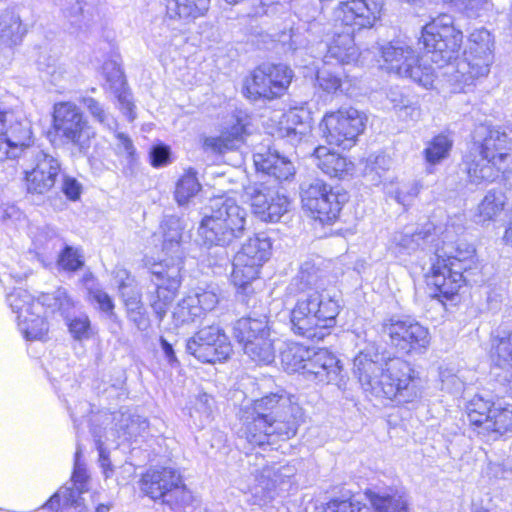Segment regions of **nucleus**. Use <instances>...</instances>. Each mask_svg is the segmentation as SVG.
<instances>
[{"mask_svg": "<svg viewBox=\"0 0 512 512\" xmlns=\"http://www.w3.org/2000/svg\"><path fill=\"white\" fill-rule=\"evenodd\" d=\"M365 496L376 512H408L407 502L401 495L368 489Z\"/></svg>", "mask_w": 512, "mask_h": 512, "instance_id": "34", "label": "nucleus"}, {"mask_svg": "<svg viewBox=\"0 0 512 512\" xmlns=\"http://www.w3.org/2000/svg\"><path fill=\"white\" fill-rule=\"evenodd\" d=\"M300 196L303 208L323 224L335 222L343 205L348 201L346 191L319 178L303 182Z\"/></svg>", "mask_w": 512, "mask_h": 512, "instance_id": "12", "label": "nucleus"}, {"mask_svg": "<svg viewBox=\"0 0 512 512\" xmlns=\"http://www.w3.org/2000/svg\"><path fill=\"white\" fill-rule=\"evenodd\" d=\"M392 166V159L384 154H370L364 164L363 175L372 185L380 184Z\"/></svg>", "mask_w": 512, "mask_h": 512, "instance_id": "38", "label": "nucleus"}, {"mask_svg": "<svg viewBox=\"0 0 512 512\" xmlns=\"http://www.w3.org/2000/svg\"><path fill=\"white\" fill-rule=\"evenodd\" d=\"M453 146V139L449 134L440 133L427 142L423 155L429 166L441 163L449 157Z\"/></svg>", "mask_w": 512, "mask_h": 512, "instance_id": "36", "label": "nucleus"}, {"mask_svg": "<svg viewBox=\"0 0 512 512\" xmlns=\"http://www.w3.org/2000/svg\"><path fill=\"white\" fill-rule=\"evenodd\" d=\"M167 17L173 21H193L209 9L210 0H164Z\"/></svg>", "mask_w": 512, "mask_h": 512, "instance_id": "30", "label": "nucleus"}, {"mask_svg": "<svg viewBox=\"0 0 512 512\" xmlns=\"http://www.w3.org/2000/svg\"><path fill=\"white\" fill-rule=\"evenodd\" d=\"M187 409L193 425L202 428L213 419L215 400L211 395L200 392L190 399Z\"/></svg>", "mask_w": 512, "mask_h": 512, "instance_id": "31", "label": "nucleus"}, {"mask_svg": "<svg viewBox=\"0 0 512 512\" xmlns=\"http://www.w3.org/2000/svg\"><path fill=\"white\" fill-rule=\"evenodd\" d=\"M202 316L201 308L198 307L191 294L183 298L173 311V318L177 324L194 322Z\"/></svg>", "mask_w": 512, "mask_h": 512, "instance_id": "50", "label": "nucleus"}, {"mask_svg": "<svg viewBox=\"0 0 512 512\" xmlns=\"http://www.w3.org/2000/svg\"><path fill=\"white\" fill-rule=\"evenodd\" d=\"M431 234L429 230L415 233H397L394 236V243L399 247V251L410 254L429 241Z\"/></svg>", "mask_w": 512, "mask_h": 512, "instance_id": "49", "label": "nucleus"}, {"mask_svg": "<svg viewBox=\"0 0 512 512\" xmlns=\"http://www.w3.org/2000/svg\"><path fill=\"white\" fill-rule=\"evenodd\" d=\"M189 22L190 21H173L167 17L166 12L162 24L158 27L159 31H153L152 33L155 44L160 47L171 44L174 37L173 32L178 30L181 24Z\"/></svg>", "mask_w": 512, "mask_h": 512, "instance_id": "53", "label": "nucleus"}, {"mask_svg": "<svg viewBox=\"0 0 512 512\" xmlns=\"http://www.w3.org/2000/svg\"><path fill=\"white\" fill-rule=\"evenodd\" d=\"M37 301L41 305V311L46 308L50 313L59 312L62 316L66 315L74 305L66 289L61 287L51 293L42 294Z\"/></svg>", "mask_w": 512, "mask_h": 512, "instance_id": "43", "label": "nucleus"}, {"mask_svg": "<svg viewBox=\"0 0 512 512\" xmlns=\"http://www.w3.org/2000/svg\"><path fill=\"white\" fill-rule=\"evenodd\" d=\"M182 234L170 230H163V251L168 259L153 263L149 268L151 285L148 288L147 298L149 305L161 322L175 299L181 286L184 252L181 246Z\"/></svg>", "mask_w": 512, "mask_h": 512, "instance_id": "7", "label": "nucleus"}, {"mask_svg": "<svg viewBox=\"0 0 512 512\" xmlns=\"http://www.w3.org/2000/svg\"><path fill=\"white\" fill-rule=\"evenodd\" d=\"M227 139H230L234 143V148L237 147L238 143L244 140V137L249 134L248 123L242 118H237L236 122L231 125L224 133Z\"/></svg>", "mask_w": 512, "mask_h": 512, "instance_id": "62", "label": "nucleus"}, {"mask_svg": "<svg viewBox=\"0 0 512 512\" xmlns=\"http://www.w3.org/2000/svg\"><path fill=\"white\" fill-rule=\"evenodd\" d=\"M83 114L80 109L72 102H60L54 105L53 110V123L54 128L61 127L62 125L72 122Z\"/></svg>", "mask_w": 512, "mask_h": 512, "instance_id": "52", "label": "nucleus"}, {"mask_svg": "<svg viewBox=\"0 0 512 512\" xmlns=\"http://www.w3.org/2000/svg\"><path fill=\"white\" fill-rule=\"evenodd\" d=\"M115 132L117 139L116 150L120 155H124L128 163L132 164L136 160V148L131 138L123 132Z\"/></svg>", "mask_w": 512, "mask_h": 512, "instance_id": "61", "label": "nucleus"}, {"mask_svg": "<svg viewBox=\"0 0 512 512\" xmlns=\"http://www.w3.org/2000/svg\"><path fill=\"white\" fill-rule=\"evenodd\" d=\"M186 351L203 363H216L229 358L232 346L219 325H210L201 328L187 340Z\"/></svg>", "mask_w": 512, "mask_h": 512, "instance_id": "18", "label": "nucleus"}, {"mask_svg": "<svg viewBox=\"0 0 512 512\" xmlns=\"http://www.w3.org/2000/svg\"><path fill=\"white\" fill-rule=\"evenodd\" d=\"M248 212L231 197L210 200L198 227L203 245L227 247L245 235Z\"/></svg>", "mask_w": 512, "mask_h": 512, "instance_id": "8", "label": "nucleus"}, {"mask_svg": "<svg viewBox=\"0 0 512 512\" xmlns=\"http://www.w3.org/2000/svg\"><path fill=\"white\" fill-rule=\"evenodd\" d=\"M91 432L94 437L96 448H97L98 454H99V458H98L99 465L102 468L105 478H109L112 476V474L114 472V468L111 463V460L109 457V452L107 451L105 444L107 442H111V440H106L105 432L102 434L101 429H98L96 426L92 427Z\"/></svg>", "mask_w": 512, "mask_h": 512, "instance_id": "51", "label": "nucleus"}, {"mask_svg": "<svg viewBox=\"0 0 512 512\" xmlns=\"http://www.w3.org/2000/svg\"><path fill=\"white\" fill-rule=\"evenodd\" d=\"M512 431V405H495L490 417L483 426V430H477L478 435L486 441H495L501 436Z\"/></svg>", "mask_w": 512, "mask_h": 512, "instance_id": "29", "label": "nucleus"}, {"mask_svg": "<svg viewBox=\"0 0 512 512\" xmlns=\"http://www.w3.org/2000/svg\"><path fill=\"white\" fill-rule=\"evenodd\" d=\"M323 512H370V509L354 498L332 499L326 504Z\"/></svg>", "mask_w": 512, "mask_h": 512, "instance_id": "55", "label": "nucleus"}, {"mask_svg": "<svg viewBox=\"0 0 512 512\" xmlns=\"http://www.w3.org/2000/svg\"><path fill=\"white\" fill-rule=\"evenodd\" d=\"M106 420L115 422V427L104 428L106 440L116 442L117 439L131 440L141 435L148 428L147 419L127 411H118L111 415H105Z\"/></svg>", "mask_w": 512, "mask_h": 512, "instance_id": "23", "label": "nucleus"}, {"mask_svg": "<svg viewBox=\"0 0 512 512\" xmlns=\"http://www.w3.org/2000/svg\"><path fill=\"white\" fill-rule=\"evenodd\" d=\"M141 490L152 500H160L171 508L186 505L192 498L179 472L170 467L148 470L142 476Z\"/></svg>", "mask_w": 512, "mask_h": 512, "instance_id": "14", "label": "nucleus"}, {"mask_svg": "<svg viewBox=\"0 0 512 512\" xmlns=\"http://www.w3.org/2000/svg\"><path fill=\"white\" fill-rule=\"evenodd\" d=\"M41 310L34 315H26L17 321L18 328L27 340H43L48 332V323L40 316Z\"/></svg>", "mask_w": 512, "mask_h": 512, "instance_id": "44", "label": "nucleus"}, {"mask_svg": "<svg viewBox=\"0 0 512 512\" xmlns=\"http://www.w3.org/2000/svg\"><path fill=\"white\" fill-rule=\"evenodd\" d=\"M381 334L398 353L404 355L423 354L430 345L427 327L410 316L393 315L384 319Z\"/></svg>", "mask_w": 512, "mask_h": 512, "instance_id": "13", "label": "nucleus"}, {"mask_svg": "<svg viewBox=\"0 0 512 512\" xmlns=\"http://www.w3.org/2000/svg\"><path fill=\"white\" fill-rule=\"evenodd\" d=\"M69 332L75 340L90 338V320L87 315L81 314L68 322Z\"/></svg>", "mask_w": 512, "mask_h": 512, "instance_id": "59", "label": "nucleus"}, {"mask_svg": "<svg viewBox=\"0 0 512 512\" xmlns=\"http://www.w3.org/2000/svg\"><path fill=\"white\" fill-rule=\"evenodd\" d=\"M271 334L245 344L244 353L259 365H270L275 360V349Z\"/></svg>", "mask_w": 512, "mask_h": 512, "instance_id": "37", "label": "nucleus"}, {"mask_svg": "<svg viewBox=\"0 0 512 512\" xmlns=\"http://www.w3.org/2000/svg\"><path fill=\"white\" fill-rule=\"evenodd\" d=\"M313 156L316 166L329 177L342 179L354 169V164L346 157L330 151L325 146L315 148Z\"/></svg>", "mask_w": 512, "mask_h": 512, "instance_id": "26", "label": "nucleus"}, {"mask_svg": "<svg viewBox=\"0 0 512 512\" xmlns=\"http://www.w3.org/2000/svg\"><path fill=\"white\" fill-rule=\"evenodd\" d=\"M474 253L475 249L470 245L465 249L452 245L436 249L427 276L428 285L434 287L433 296L451 299L458 292L466 280L464 273L471 268Z\"/></svg>", "mask_w": 512, "mask_h": 512, "instance_id": "9", "label": "nucleus"}, {"mask_svg": "<svg viewBox=\"0 0 512 512\" xmlns=\"http://www.w3.org/2000/svg\"><path fill=\"white\" fill-rule=\"evenodd\" d=\"M507 197L502 189L489 190L478 205L479 217L482 221L494 220L504 210Z\"/></svg>", "mask_w": 512, "mask_h": 512, "instance_id": "41", "label": "nucleus"}, {"mask_svg": "<svg viewBox=\"0 0 512 512\" xmlns=\"http://www.w3.org/2000/svg\"><path fill=\"white\" fill-rule=\"evenodd\" d=\"M60 6L64 16L70 21L71 25L82 29L88 27L92 18L84 11V6L80 0H61Z\"/></svg>", "mask_w": 512, "mask_h": 512, "instance_id": "48", "label": "nucleus"}, {"mask_svg": "<svg viewBox=\"0 0 512 512\" xmlns=\"http://www.w3.org/2000/svg\"><path fill=\"white\" fill-rule=\"evenodd\" d=\"M196 304L201 308L203 315L212 311L219 303L218 294L213 289L197 288L193 294Z\"/></svg>", "mask_w": 512, "mask_h": 512, "instance_id": "57", "label": "nucleus"}, {"mask_svg": "<svg viewBox=\"0 0 512 512\" xmlns=\"http://www.w3.org/2000/svg\"><path fill=\"white\" fill-rule=\"evenodd\" d=\"M6 301L12 311L17 314V321L26 315H34L35 310H41V305L25 289L17 288L9 293Z\"/></svg>", "mask_w": 512, "mask_h": 512, "instance_id": "40", "label": "nucleus"}, {"mask_svg": "<svg viewBox=\"0 0 512 512\" xmlns=\"http://www.w3.org/2000/svg\"><path fill=\"white\" fill-rule=\"evenodd\" d=\"M493 39L488 30L480 28L474 30L469 36V50L465 57L447 61L442 71L444 78L451 85H470L473 80L486 76L493 61Z\"/></svg>", "mask_w": 512, "mask_h": 512, "instance_id": "11", "label": "nucleus"}, {"mask_svg": "<svg viewBox=\"0 0 512 512\" xmlns=\"http://www.w3.org/2000/svg\"><path fill=\"white\" fill-rule=\"evenodd\" d=\"M354 374L365 391L397 404L417 401L422 395V383L412 365L400 357L385 358L365 350L354 358Z\"/></svg>", "mask_w": 512, "mask_h": 512, "instance_id": "4", "label": "nucleus"}, {"mask_svg": "<svg viewBox=\"0 0 512 512\" xmlns=\"http://www.w3.org/2000/svg\"><path fill=\"white\" fill-rule=\"evenodd\" d=\"M453 4L467 17L476 18L487 9L488 0H453Z\"/></svg>", "mask_w": 512, "mask_h": 512, "instance_id": "60", "label": "nucleus"}, {"mask_svg": "<svg viewBox=\"0 0 512 512\" xmlns=\"http://www.w3.org/2000/svg\"><path fill=\"white\" fill-rule=\"evenodd\" d=\"M55 130L66 140L67 143H71L84 154L89 151L92 141L96 136L94 128L89 125L88 121L85 120L83 116L62 125Z\"/></svg>", "mask_w": 512, "mask_h": 512, "instance_id": "27", "label": "nucleus"}, {"mask_svg": "<svg viewBox=\"0 0 512 512\" xmlns=\"http://www.w3.org/2000/svg\"><path fill=\"white\" fill-rule=\"evenodd\" d=\"M253 158L257 171L273 177L278 182L287 181L295 174L292 162L277 152L270 150L264 153L258 152Z\"/></svg>", "mask_w": 512, "mask_h": 512, "instance_id": "25", "label": "nucleus"}, {"mask_svg": "<svg viewBox=\"0 0 512 512\" xmlns=\"http://www.w3.org/2000/svg\"><path fill=\"white\" fill-rule=\"evenodd\" d=\"M493 359L497 366H512V327H499L492 339Z\"/></svg>", "mask_w": 512, "mask_h": 512, "instance_id": "33", "label": "nucleus"}, {"mask_svg": "<svg viewBox=\"0 0 512 512\" xmlns=\"http://www.w3.org/2000/svg\"><path fill=\"white\" fill-rule=\"evenodd\" d=\"M293 470L288 466L279 468H264L256 478V484L252 488V493L259 501L267 502L277 495V489L284 490L283 486L290 484V477Z\"/></svg>", "mask_w": 512, "mask_h": 512, "instance_id": "24", "label": "nucleus"}, {"mask_svg": "<svg viewBox=\"0 0 512 512\" xmlns=\"http://www.w3.org/2000/svg\"><path fill=\"white\" fill-rule=\"evenodd\" d=\"M311 351L309 348L299 344L287 346L280 353L281 363L285 371L288 373L298 372L303 375L304 366H306Z\"/></svg>", "mask_w": 512, "mask_h": 512, "instance_id": "39", "label": "nucleus"}, {"mask_svg": "<svg viewBox=\"0 0 512 512\" xmlns=\"http://www.w3.org/2000/svg\"><path fill=\"white\" fill-rule=\"evenodd\" d=\"M80 103L87 110L94 121L98 122L109 131L117 130V120L107 111V109L100 101L90 96H84L80 99Z\"/></svg>", "mask_w": 512, "mask_h": 512, "instance_id": "46", "label": "nucleus"}, {"mask_svg": "<svg viewBox=\"0 0 512 512\" xmlns=\"http://www.w3.org/2000/svg\"><path fill=\"white\" fill-rule=\"evenodd\" d=\"M272 244L264 233L250 237L235 254L231 281L237 287V300L247 307H254L256 298L252 282L255 281L263 264L269 260Z\"/></svg>", "mask_w": 512, "mask_h": 512, "instance_id": "10", "label": "nucleus"}, {"mask_svg": "<svg viewBox=\"0 0 512 512\" xmlns=\"http://www.w3.org/2000/svg\"><path fill=\"white\" fill-rule=\"evenodd\" d=\"M31 138L30 123L0 106V161L19 157L30 146Z\"/></svg>", "mask_w": 512, "mask_h": 512, "instance_id": "19", "label": "nucleus"}, {"mask_svg": "<svg viewBox=\"0 0 512 512\" xmlns=\"http://www.w3.org/2000/svg\"><path fill=\"white\" fill-rule=\"evenodd\" d=\"M253 212L266 222H278L288 212L290 201L287 196L265 183H254L245 188Z\"/></svg>", "mask_w": 512, "mask_h": 512, "instance_id": "20", "label": "nucleus"}, {"mask_svg": "<svg viewBox=\"0 0 512 512\" xmlns=\"http://www.w3.org/2000/svg\"><path fill=\"white\" fill-rule=\"evenodd\" d=\"M33 245L38 253L51 255L63 245L62 239L52 227L40 228L33 239Z\"/></svg>", "mask_w": 512, "mask_h": 512, "instance_id": "47", "label": "nucleus"}, {"mask_svg": "<svg viewBox=\"0 0 512 512\" xmlns=\"http://www.w3.org/2000/svg\"><path fill=\"white\" fill-rule=\"evenodd\" d=\"M472 146L463 157L462 170L472 184L495 181L509 157L511 141L499 128L480 124L472 133Z\"/></svg>", "mask_w": 512, "mask_h": 512, "instance_id": "6", "label": "nucleus"}, {"mask_svg": "<svg viewBox=\"0 0 512 512\" xmlns=\"http://www.w3.org/2000/svg\"><path fill=\"white\" fill-rule=\"evenodd\" d=\"M293 78V71L284 64H262L246 80L244 94L247 98L272 100L282 96Z\"/></svg>", "mask_w": 512, "mask_h": 512, "instance_id": "15", "label": "nucleus"}, {"mask_svg": "<svg viewBox=\"0 0 512 512\" xmlns=\"http://www.w3.org/2000/svg\"><path fill=\"white\" fill-rule=\"evenodd\" d=\"M463 42V33L454 25L449 14H440L422 28L420 56L408 44L390 42L381 48L384 67L400 77L409 78L425 88H431L436 78L442 77L447 61L457 57Z\"/></svg>", "mask_w": 512, "mask_h": 512, "instance_id": "1", "label": "nucleus"}, {"mask_svg": "<svg viewBox=\"0 0 512 512\" xmlns=\"http://www.w3.org/2000/svg\"><path fill=\"white\" fill-rule=\"evenodd\" d=\"M150 163L153 167H163L170 163V147L165 144L154 145L150 150Z\"/></svg>", "mask_w": 512, "mask_h": 512, "instance_id": "64", "label": "nucleus"}, {"mask_svg": "<svg viewBox=\"0 0 512 512\" xmlns=\"http://www.w3.org/2000/svg\"><path fill=\"white\" fill-rule=\"evenodd\" d=\"M239 420V440H244L252 448L265 450L277 439L288 440L296 435L303 421V410L285 394L270 393L242 407Z\"/></svg>", "mask_w": 512, "mask_h": 512, "instance_id": "3", "label": "nucleus"}, {"mask_svg": "<svg viewBox=\"0 0 512 512\" xmlns=\"http://www.w3.org/2000/svg\"><path fill=\"white\" fill-rule=\"evenodd\" d=\"M271 334L269 321L266 315L259 317H242L233 325V336L243 347L250 341L263 338Z\"/></svg>", "mask_w": 512, "mask_h": 512, "instance_id": "28", "label": "nucleus"}, {"mask_svg": "<svg viewBox=\"0 0 512 512\" xmlns=\"http://www.w3.org/2000/svg\"><path fill=\"white\" fill-rule=\"evenodd\" d=\"M365 117L355 108H341L336 112L327 113L320 129L330 145L350 149L357 137L364 131Z\"/></svg>", "mask_w": 512, "mask_h": 512, "instance_id": "16", "label": "nucleus"}, {"mask_svg": "<svg viewBox=\"0 0 512 512\" xmlns=\"http://www.w3.org/2000/svg\"><path fill=\"white\" fill-rule=\"evenodd\" d=\"M303 376L311 381L323 384H335L341 387L343 382L340 360L326 349L311 351Z\"/></svg>", "mask_w": 512, "mask_h": 512, "instance_id": "22", "label": "nucleus"}, {"mask_svg": "<svg viewBox=\"0 0 512 512\" xmlns=\"http://www.w3.org/2000/svg\"><path fill=\"white\" fill-rule=\"evenodd\" d=\"M32 168L26 171V186L29 194L43 195L50 191L61 171L58 159L34 148L30 151Z\"/></svg>", "mask_w": 512, "mask_h": 512, "instance_id": "21", "label": "nucleus"}, {"mask_svg": "<svg viewBox=\"0 0 512 512\" xmlns=\"http://www.w3.org/2000/svg\"><path fill=\"white\" fill-rule=\"evenodd\" d=\"M89 295L91 300L98 305L99 310L107 315H113L114 303L112 298L104 290L95 288L90 289Z\"/></svg>", "mask_w": 512, "mask_h": 512, "instance_id": "63", "label": "nucleus"}, {"mask_svg": "<svg viewBox=\"0 0 512 512\" xmlns=\"http://www.w3.org/2000/svg\"><path fill=\"white\" fill-rule=\"evenodd\" d=\"M331 65L332 64H325V62H323V66L318 68L316 74L319 87L328 93L336 92L341 86L339 75L329 69Z\"/></svg>", "mask_w": 512, "mask_h": 512, "instance_id": "54", "label": "nucleus"}, {"mask_svg": "<svg viewBox=\"0 0 512 512\" xmlns=\"http://www.w3.org/2000/svg\"><path fill=\"white\" fill-rule=\"evenodd\" d=\"M200 190L201 184L196 177V172L188 170L176 183L175 200L179 206L187 205Z\"/></svg>", "mask_w": 512, "mask_h": 512, "instance_id": "45", "label": "nucleus"}, {"mask_svg": "<svg viewBox=\"0 0 512 512\" xmlns=\"http://www.w3.org/2000/svg\"><path fill=\"white\" fill-rule=\"evenodd\" d=\"M127 317L130 322L134 324V326L139 331H146L150 327V319L146 313V310L141 303L133 304L126 307Z\"/></svg>", "mask_w": 512, "mask_h": 512, "instance_id": "58", "label": "nucleus"}, {"mask_svg": "<svg viewBox=\"0 0 512 512\" xmlns=\"http://www.w3.org/2000/svg\"><path fill=\"white\" fill-rule=\"evenodd\" d=\"M286 126H281L278 130L282 138L296 146L303 141H307L311 136V125L307 121H303L296 111H289L284 114Z\"/></svg>", "mask_w": 512, "mask_h": 512, "instance_id": "32", "label": "nucleus"}, {"mask_svg": "<svg viewBox=\"0 0 512 512\" xmlns=\"http://www.w3.org/2000/svg\"><path fill=\"white\" fill-rule=\"evenodd\" d=\"M81 455L82 446L77 442L71 481L62 486L35 512H70L73 508L82 512V494L88 491L89 476L85 464L81 461Z\"/></svg>", "mask_w": 512, "mask_h": 512, "instance_id": "17", "label": "nucleus"}, {"mask_svg": "<svg viewBox=\"0 0 512 512\" xmlns=\"http://www.w3.org/2000/svg\"><path fill=\"white\" fill-rule=\"evenodd\" d=\"M58 265L66 271H77L82 268L84 261L77 249L65 245L59 254Z\"/></svg>", "mask_w": 512, "mask_h": 512, "instance_id": "56", "label": "nucleus"}, {"mask_svg": "<svg viewBox=\"0 0 512 512\" xmlns=\"http://www.w3.org/2000/svg\"><path fill=\"white\" fill-rule=\"evenodd\" d=\"M320 260L304 261L288 286L290 293L302 294L290 313L292 332L302 338L318 342L329 335L328 329L336 323L340 312L337 291L329 286V279Z\"/></svg>", "mask_w": 512, "mask_h": 512, "instance_id": "2", "label": "nucleus"}, {"mask_svg": "<svg viewBox=\"0 0 512 512\" xmlns=\"http://www.w3.org/2000/svg\"><path fill=\"white\" fill-rule=\"evenodd\" d=\"M24 32L18 15L8 10L0 12V44L16 45L21 41Z\"/></svg>", "mask_w": 512, "mask_h": 512, "instance_id": "35", "label": "nucleus"}, {"mask_svg": "<svg viewBox=\"0 0 512 512\" xmlns=\"http://www.w3.org/2000/svg\"><path fill=\"white\" fill-rule=\"evenodd\" d=\"M383 0H346L333 11V38L323 58L325 64H350L358 60L356 31L371 28L379 18Z\"/></svg>", "mask_w": 512, "mask_h": 512, "instance_id": "5", "label": "nucleus"}, {"mask_svg": "<svg viewBox=\"0 0 512 512\" xmlns=\"http://www.w3.org/2000/svg\"><path fill=\"white\" fill-rule=\"evenodd\" d=\"M495 405L496 404L490 400L480 395H475L466 405L467 417L470 424L475 426L477 430H483V426L487 423Z\"/></svg>", "mask_w": 512, "mask_h": 512, "instance_id": "42", "label": "nucleus"}]
</instances>
